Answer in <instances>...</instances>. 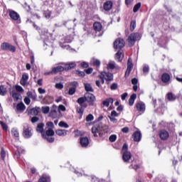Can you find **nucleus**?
I'll return each mask as SVG.
<instances>
[{
	"mask_svg": "<svg viewBox=\"0 0 182 182\" xmlns=\"http://www.w3.org/2000/svg\"><path fill=\"white\" fill-rule=\"evenodd\" d=\"M107 126H104L103 127L101 125H95L92 128V133L94 135V137H103L105 133H107Z\"/></svg>",
	"mask_w": 182,
	"mask_h": 182,
	"instance_id": "nucleus-1",
	"label": "nucleus"
},
{
	"mask_svg": "<svg viewBox=\"0 0 182 182\" xmlns=\"http://www.w3.org/2000/svg\"><path fill=\"white\" fill-rule=\"evenodd\" d=\"M100 79H101V83L105 84V80L110 82L113 80V74L110 73L102 72L99 75Z\"/></svg>",
	"mask_w": 182,
	"mask_h": 182,
	"instance_id": "nucleus-2",
	"label": "nucleus"
},
{
	"mask_svg": "<svg viewBox=\"0 0 182 182\" xmlns=\"http://www.w3.org/2000/svg\"><path fill=\"white\" fill-rule=\"evenodd\" d=\"M136 41H140V34L139 33H132L127 38L129 46H134Z\"/></svg>",
	"mask_w": 182,
	"mask_h": 182,
	"instance_id": "nucleus-3",
	"label": "nucleus"
},
{
	"mask_svg": "<svg viewBox=\"0 0 182 182\" xmlns=\"http://www.w3.org/2000/svg\"><path fill=\"white\" fill-rule=\"evenodd\" d=\"M9 16L11 21H14L16 23H21L22 21L21 20V16L18 12L14 10H9Z\"/></svg>",
	"mask_w": 182,
	"mask_h": 182,
	"instance_id": "nucleus-4",
	"label": "nucleus"
},
{
	"mask_svg": "<svg viewBox=\"0 0 182 182\" xmlns=\"http://www.w3.org/2000/svg\"><path fill=\"white\" fill-rule=\"evenodd\" d=\"M0 49H1V50H9L10 52L13 53L16 52V48L12 46L11 43L6 42L1 44Z\"/></svg>",
	"mask_w": 182,
	"mask_h": 182,
	"instance_id": "nucleus-5",
	"label": "nucleus"
},
{
	"mask_svg": "<svg viewBox=\"0 0 182 182\" xmlns=\"http://www.w3.org/2000/svg\"><path fill=\"white\" fill-rule=\"evenodd\" d=\"M32 128L28 124H24L23 131V137L25 139H30V137H32Z\"/></svg>",
	"mask_w": 182,
	"mask_h": 182,
	"instance_id": "nucleus-6",
	"label": "nucleus"
},
{
	"mask_svg": "<svg viewBox=\"0 0 182 182\" xmlns=\"http://www.w3.org/2000/svg\"><path fill=\"white\" fill-rule=\"evenodd\" d=\"M124 40L117 38L114 42V49H122V48H124Z\"/></svg>",
	"mask_w": 182,
	"mask_h": 182,
	"instance_id": "nucleus-7",
	"label": "nucleus"
},
{
	"mask_svg": "<svg viewBox=\"0 0 182 182\" xmlns=\"http://www.w3.org/2000/svg\"><path fill=\"white\" fill-rule=\"evenodd\" d=\"M132 69H133V61L132 60V58H129L127 63V68L125 72V77H129V75H130Z\"/></svg>",
	"mask_w": 182,
	"mask_h": 182,
	"instance_id": "nucleus-8",
	"label": "nucleus"
},
{
	"mask_svg": "<svg viewBox=\"0 0 182 182\" xmlns=\"http://www.w3.org/2000/svg\"><path fill=\"white\" fill-rule=\"evenodd\" d=\"M159 137L161 140H167L170 137V134L166 130L162 129L159 132Z\"/></svg>",
	"mask_w": 182,
	"mask_h": 182,
	"instance_id": "nucleus-9",
	"label": "nucleus"
},
{
	"mask_svg": "<svg viewBox=\"0 0 182 182\" xmlns=\"http://www.w3.org/2000/svg\"><path fill=\"white\" fill-rule=\"evenodd\" d=\"M136 110L141 112V113H144L146 112V105L143 102H138L136 104Z\"/></svg>",
	"mask_w": 182,
	"mask_h": 182,
	"instance_id": "nucleus-10",
	"label": "nucleus"
},
{
	"mask_svg": "<svg viewBox=\"0 0 182 182\" xmlns=\"http://www.w3.org/2000/svg\"><path fill=\"white\" fill-rule=\"evenodd\" d=\"M122 159L125 163H127V161L132 159V153L128 151H124L123 152Z\"/></svg>",
	"mask_w": 182,
	"mask_h": 182,
	"instance_id": "nucleus-11",
	"label": "nucleus"
},
{
	"mask_svg": "<svg viewBox=\"0 0 182 182\" xmlns=\"http://www.w3.org/2000/svg\"><path fill=\"white\" fill-rule=\"evenodd\" d=\"M85 102H87L88 103H92V102H95L96 100V97L93 94H86L85 95Z\"/></svg>",
	"mask_w": 182,
	"mask_h": 182,
	"instance_id": "nucleus-12",
	"label": "nucleus"
},
{
	"mask_svg": "<svg viewBox=\"0 0 182 182\" xmlns=\"http://www.w3.org/2000/svg\"><path fill=\"white\" fill-rule=\"evenodd\" d=\"M28 79H29V75H28V74L26 73L23 74L21 80L20 81L21 85H22V86H26V85L28 83Z\"/></svg>",
	"mask_w": 182,
	"mask_h": 182,
	"instance_id": "nucleus-13",
	"label": "nucleus"
},
{
	"mask_svg": "<svg viewBox=\"0 0 182 182\" xmlns=\"http://www.w3.org/2000/svg\"><path fill=\"white\" fill-rule=\"evenodd\" d=\"M80 143L82 147H87L89 146V139L87 137H81Z\"/></svg>",
	"mask_w": 182,
	"mask_h": 182,
	"instance_id": "nucleus-14",
	"label": "nucleus"
},
{
	"mask_svg": "<svg viewBox=\"0 0 182 182\" xmlns=\"http://www.w3.org/2000/svg\"><path fill=\"white\" fill-rule=\"evenodd\" d=\"M123 58H124V54H123L122 50H119L115 54V60H117L118 62H122Z\"/></svg>",
	"mask_w": 182,
	"mask_h": 182,
	"instance_id": "nucleus-15",
	"label": "nucleus"
},
{
	"mask_svg": "<svg viewBox=\"0 0 182 182\" xmlns=\"http://www.w3.org/2000/svg\"><path fill=\"white\" fill-rule=\"evenodd\" d=\"M26 107L23 102L18 103L16 106V113H22L24 112Z\"/></svg>",
	"mask_w": 182,
	"mask_h": 182,
	"instance_id": "nucleus-16",
	"label": "nucleus"
},
{
	"mask_svg": "<svg viewBox=\"0 0 182 182\" xmlns=\"http://www.w3.org/2000/svg\"><path fill=\"white\" fill-rule=\"evenodd\" d=\"M113 8V2L112 1H107L104 4L105 11H110Z\"/></svg>",
	"mask_w": 182,
	"mask_h": 182,
	"instance_id": "nucleus-17",
	"label": "nucleus"
},
{
	"mask_svg": "<svg viewBox=\"0 0 182 182\" xmlns=\"http://www.w3.org/2000/svg\"><path fill=\"white\" fill-rule=\"evenodd\" d=\"M94 31L95 32H100L102 29L103 28V26H102V23L100 22H95L93 24Z\"/></svg>",
	"mask_w": 182,
	"mask_h": 182,
	"instance_id": "nucleus-18",
	"label": "nucleus"
},
{
	"mask_svg": "<svg viewBox=\"0 0 182 182\" xmlns=\"http://www.w3.org/2000/svg\"><path fill=\"white\" fill-rule=\"evenodd\" d=\"M55 134L57 136H60V137H65L66 134H68V130L66 129H57L55 131Z\"/></svg>",
	"mask_w": 182,
	"mask_h": 182,
	"instance_id": "nucleus-19",
	"label": "nucleus"
},
{
	"mask_svg": "<svg viewBox=\"0 0 182 182\" xmlns=\"http://www.w3.org/2000/svg\"><path fill=\"white\" fill-rule=\"evenodd\" d=\"M63 70H65V67L60 65V66L53 68L52 69V73H54L55 75H56V73H59V72H63Z\"/></svg>",
	"mask_w": 182,
	"mask_h": 182,
	"instance_id": "nucleus-20",
	"label": "nucleus"
},
{
	"mask_svg": "<svg viewBox=\"0 0 182 182\" xmlns=\"http://www.w3.org/2000/svg\"><path fill=\"white\" fill-rule=\"evenodd\" d=\"M44 127H45V124L43 123H40L37 125V127H36V132H38V133H41L42 136L45 134V132H43Z\"/></svg>",
	"mask_w": 182,
	"mask_h": 182,
	"instance_id": "nucleus-21",
	"label": "nucleus"
},
{
	"mask_svg": "<svg viewBox=\"0 0 182 182\" xmlns=\"http://www.w3.org/2000/svg\"><path fill=\"white\" fill-rule=\"evenodd\" d=\"M113 102H114V100H113V98L110 97L104 100L102 102V105L103 106H105V107H109L110 103L111 105H113Z\"/></svg>",
	"mask_w": 182,
	"mask_h": 182,
	"instance_id": "nucleus-22",
	"label": "nucleus"
},
{
	"mask_svg": "<svg viewBox=\"0 0 182 182\" xmlns=\"http://www.w3.org/2000/svg\"><path fill=\"white\" fill-rule=\"evenodd\" d=\"M134 141H140L141 140V133L140 132H136L133 134Z\"/></svg>",
	"mask_w": 182,
	"mask_h": 182,
	"instance_id": "nucleus-23",
	"label": "nucleus"
},
{
	"mask_svg": "<svg viewBox=\"0 0 182 182\" xmlns=\"http://www.w3.org/2000/svg\"><path fill=\"white\" fill-rule=\"evenodd\" d=\"M136 97H137V95L136 94H132L130 96V98L129 100V106H133V105H134V101L136 100Z\"/></svg>",
	"mask_w": 182,
	"mask_h": 182,
	"instance_id": "nucleus-24",
	"label": "nucleus"
},
{
	"mask_svg": "<svg viewBox=\"0 0 182 182\" xmlns=\"http://www.w3.org/2000/svg\"><path fill=\"white\" fill-rule=\"evenodd\" d=\"M46 136H55V131H53V129H52V128H48L46 129V132H44Z\"/></svg>",
	"mask_w": 182,
	"mask_h": 182,
	"instance_id": "nucleus-25",
	"label": "nucleus"
},
{
	"mask_svg": "<svg viewBox=\"0 0 182 182\" xmlns=\"http://www.w3.org/2000/svg\"><path fill=\"white\" fill-rule=\"evenodd\" d=\"M161 80L164 83H167L170 80V75L167 73H164L161 76Z\"/></svg>",
	"mask_w": 182,
	"mask_h": 182,
	"instance_id": "nucleus-26",
	"label": "nucleus"
},
{
	"mask_svg": "<svg viewBox=\"0 0 182 182\" xmlns=\"http://www.w3.org/2000/svg\"><path fill=\"white\" fill-rule=\"evenodd\" d=\"M57 109H58V107H56V105L53 106V108H52L51 112L50 113V114L52 117H56V116H58V114H57V112H56Z\"/></svg>",
	"mask_w": 182,
	"mask_h": 182,
	"instance_id": "nucleus-27",
	"label": "nucleus"
},
{
	"mask_svg": "<svg viewBox=\"0 0 182 182\" xmlns=\"http://www.w3.org/2000/svg\"><path fill=\"white\" fill-rule=\"evenodd\" d=\"M50 177L46 175H43L40 179L38 180V182H50Z\"/></svg>",
	"mask_w": 182,
	"mask_h": 182,
	"instance_id": "nucleus-28",
	"label": "nucleus"
},
{
	"mask_svg": "<svg viewBox=\"0 0 182 182\" xmlns=\"http://www.w3.org/2000/svg\"><path fill=\"white\" fill-rule=\"evenodd\" d=\"M10 94L11 95V96L14 100H19V96H21V95H19V93H18L15 91H10Z\"/></svg>",
	"mask_w": 182,
	"mask_h": 182,
	"instance_id": "nucleus-29",
	"label": "nucleus"
},
{
	"mask_svg": "<svg viewBox=\"0 0 182 182\" xmlns=\"http://www.w3.org/2000/svg\"><path fill=\"white\" fill-rule=\"evenodd\" d=\"M85 102H86V98L85 97H81L77 99V102L80 106H85L86 104H85Z\"/></svg>",
	"mask_w": 182,
	"mask_h": 182,
	"instance_id": "nucleus-30",
	"label": "nucleus"
},
{
	"mask_svg": "<svg viewBox=\"0 0 182 182\" xmlns=\"http://www.w3.org/2000/svg\"><path fill=\"white\" fill-rule=\"evenodd\" d=\"M11 134L16 139H19V131H18V129L13 128L11 129Z\"/></svg>",
	"mask_w": 182,
	"mask_h": 182,
	"instance_id": "nucleus-31",
	"label": "nucleus"
},
{
	"mask_svg": "<svg viewBox=\"0 0 182 182\" xmlns=\"http://www.w3.org/2000/svg\"><path fill=\"white\" fill-rule=\"evenodd\" d=\"M40 110H41L40 107H35V108L31 109V114H33V116H38Z\"/></svg>",
	"mask_w": 182,
	"mask_h": 182,
	"instance_id": "nucleus-32",
	"label": "nucleus"
},
{
	"mask_svg": "<svg viewBox=\"0 0 182 182\" xmlns=\"http://www.w3.org/2000/svg\"><path fill=\"white\" fill-rule=\"evenodd\" d=\"M43 139H46L48 143H53L55 141V138L50 137V136H46V134H43Z\"/></svg>",
	"mask_w": 182,
	"mask_h": 182,
	"instance_id": "nucleus-33",
	"label": "nucleus"
},
{
	"mask_svg": "<svg viewBox=\"0 0 182 182\" xmlns=\"http://www.w3.org/2000/svg\"><path fill=\"white\" fill-rule=\"evenodd\" d=\"M76 66L75 63H70L69 64H65V66L64 67L65 70H69L70 69H73V68H75Z\"/></svg>",
	"mask_w": 182,
	"mask_h": 182,
	"instance_id": "nucleus-34",
	"label": "nucleus"
},
{
	"mask_svg": "<svg viewBox=\"0 0 182 182\" xmlns=\"http://www.w3.org/2000/svg\"><path fill=\"white\" fill-rule=\"evenodd\" d=\"M6 95V87L4 85L0 86V95L5 96Z\"/></svg>",
	"mask_w": 182,
	"mask_h": 182,
	"instance_id": "nucleus-35",
	"label": "nucleus"
},
{
	"mask_svg": "<svg viewBox=\"0 0 182 182\" xmlns=\"http://www.w3.org/2000/svg\"><path fill=\"white\" fill-rule=\"evenodd\" d=\"M166 96H167L168 100H169L170 102H173L176 100V97L171 92H168Z\"/></svg>",
	"mask_w": 182,
	"mask_h": 182,
	"instance_id": "nucleus-36",
	"label": "nucleus"
},
{
	"mask_svg": "<svg viewBox=\"0 0 182 182\" xmlns=\"http://www.w3.org/2000/svg\"><path fill=\"white\" fill-rule=\"evenodd\" d=\"M58 126L60 127H64V129H68L69 128V125L68 124V123H66L63 121L60 122L59 124H58Z\"/></svg>",
	"mask_w": 182,
	"mask_h": 182,
	"instance_id": "nucleus-37",
	"label": "nucleus"
},
{
	"mask_svg": "<svg viewBox=\"0 0 182 182\" xmlns=\"http://www.w3.org/2000/svg\"><path fill=\"white\" fill-rule=\"evenodd\" d=\"M43 15L46 19H49V18H50V15H52V12L49 10H46L43 12Z\"/></svg>",
	"mask_w": 182,
	"mask_h": 182,
	"instance_id": "nucleus-38",
	"label": "nucleus"
},
{
	"mask_svg": "<svg viewBox=\"0 0 182 182\" xmlns=\"http://www.w3.org/2000/svg\"><path fill=\"white\" fill-rule=\"evenodd\" d=\"M116 68V64H114V62H110L107 65V69H110L111 70H113Z\"/></svg>",
	"mask_w": 182,
	"mask_h": 182,
	"instance_id": "nucleus-39",
	"label": "nucleus"
},
{
	"mask_svg": "<svg viewBox=\"0 0 182 182\" xmlns=\"http://www.w3.org/2000/svg\"><path fill=\"white\" fill-rule=\"evenodd\" d=\"M86 107H87V105L80 106V107H78L77 109V113H80V114H82L85 110L84 109H86Z\"/></svg>",
	"mask_w": 182,
	"mask_h": 182,
	"instance_id": "nucleus-40",
	"label": "nucleus"
},
{
	"mask_svg": "<svg viewBox=\"0 0 182 182\" xmlns=\"http://www.w3.org/2000/svg\"><path fill=\"white\" fill-rule=\"evenodd\" d=\"M0 124H1L3 130H4V132H8V125L6 123H4L2 121H0Z\"/></svg>",
	"mask_w": 182,
	"mask_h": 182,
	"instance_id": "nucleus-41",
	"label": "nucleus"
},
{
	"mask_svg": "<svg viewBox=\"0 0 182 182\" xmlns=\"http://www.w3.org/2000/svg\"><path fill=\"white\" fill-rule=\"evenodd\" d=\"M141 6V3L136 4L133 9V12L136 13L139 9H140V7Z\"/></svg>",
	"mask_w": 182,
	"mask_h": 182,
	"instance_id": "nucleus-42",
	"label": "nucleus"
},
{
	"mask_svg": "<svg viewBox=\"0 0 182 182\" xmlns=\"http://www.w3.org/2000/svg\"><path fill=\"white\" fill-rule=\"evenodd\" d=\"M85 88L87 92H93V89L92 88V85H90V84H85Z\"/></svg>",
	"mask_w": 182,
	"mask_h": 182,
	"instance_id": "nucleus-43",
	"label": "nucleus"
},
{
	"mask_svg": "<svg viewBox=\"0 0 182 182\" xmlns=\"http://www.w3.org/2000/svg\"><path fill=\"white\" fill-rule=\"evenodd\" d=\"M117 139V136L116 134H112L109 136V141L113 143V142L116 141Z\"/></svg>",
	"mask_w": 182,
	"mask_h": 182,
	"instance_id": "nucleus-44",
	"label": "nucleus"
},
{
	"mask_svg": "<svg viewBox=\"0 0 182 182\" xmlns=\"http://www.w3.org/2000/svg\"><path fill=\"white\" fill-rule=\"evenodd\" d=\"M134 29H136V21H132L130 24V31L133 32Z\"/></svg>",
	"mask_w": 182,
	"mask_h": 182,
	"instance_id": "nucleus-45",
	"label": "nucleus"
},
{
	"mask_svg": "<svg viewBox=\"0 0 182 182\" xmlns=\"http://www.w3.org/2000/svg\"><path fill=\"white\" fill-rule=\"evenodd\" d=\"M75 93H76V88L70 87L68 91V95L73 96V95H75Z\"/></svg>",
	"mask_w": 182,
	"mask_h": 182,
	"instance_id": "nucleus-46",
	"label": "nucleus"
},
{
	"mask_svg": "<svg viewBox=\"0 0 182 182\" xmlns=\"http://www.w3.org/2000/svg\"><path fill=\"white\" fill-rule=\"evenodd\" d=\"M49 110L50 108L48 106L42 107V112L44 113V114H48V113H49Z\"/></svg>",
	"mask_w": 182,
	"mask_h": 182,
	"instance_id": "nucleus-47",
	"label": "nucleus"
},
{
	"mask_svg": "<svg viewBox=\"0 0 182 182\" xmlns=\"http://www.w3.org/2000/svg\"><path fill=\"white\" fill-rule=\"evenodd\" d=\"M6 156V152L5 151V149H4V148H1V157L2 160H5Z\"/></svg>",
	"mask_w": 182,
	"mask_h": 182,
	"instance_id": "nucleus-48",
	"label": "nucleus"
},
{
	"mask_svg": "<svg viewBox=\"0 0 182 182\" xmlns=\"http://www.w3.org/2000/svg\"><path fill=\"white\" fill-rule=\"evenodd\" d=\"M46 129H53V127H55V125L53 124V122H48L46 123Z\"/></svg>",
	"mask_w": 182,
	"mask_h": 182,
	"instance_id": "nucleus-49",
	"label": "nucleus"
},
{
	"mask_svg": "<svg viewBox=\"0 0 182 182\" xmlns=\"http://www.w3.org/2000/svg\"><path fill=\"white\" fill-rule=\"evenodd\" d=\"M55 89H59L62 90L63 89V84L62 82L56 83L55 85Z\"/></svg>",
	"mask_w": 182,
	"mask_h": 182,
	"instance_id": "nucleus-50",
	"label": "nucleus"
},
{
	"mask_svg": "<svg viewBox=\"0 0 182 182\" xmlns=\"http://www.w3.org/2000/svg\"><path fill=\"white\" fill-rule=\"evenodd\" d=\"M130 168H134V170H139V168H140V165H136L134 162H132Z\"/></svg>",
	"mask_w": 182,
	"mask_h": 182,
	"instance_id": "nucleus-51",
	"label": "nucleus"
},
{
	"mask_svg": "<svg viewBox=\"0 0 182 182\" xmlns=\"http://www.w3.org/2000/svg\"><path fill=\"white\" fill-rule=\"evenodd\" d=\"M92 63H93L94 66H97V67L100 66V60H99L97 59H94L92 60Z\"/></svg>",
	"mask_w": 182,
	"mask_h": 182,
	"instance_id": "nucleus-52",
	"label": "nucleus"
},
{
	"mask_svg": "<svg viewBox=\"0 0 182 182\" xmlns=\"http://www.w3.org/2000/svg\"><path fill=\"white\" fill-rule=\"evenodd\" d=\"M93 119H94L93 115L90 114L86 117V122H92V120H93Z\"/></svg>",
	"mask_w": 182,
	"mask_h": 182,
	"instance_id": "nucleus-53",
	"label": "nucleus"
},
{
	"mask_svg": "<svg viewBox=\"0 0 182 182\" xmlns=\"http://www.w3.org/2000/svg\"><path fill=\"white\" fill-rule=\"evenodd\" d=\"M16 90L19 92H23V88L20 85H16Z\"/></svg>",
	"mask_w": 182,
	"mask_h": 182,
	"instance_id": "nucleus-54",
	"label": "nucleus"
},
{
	"mask_svg": "<svg viewBox=\"0 0 182 182\" xmlns=\"http://www.w3.org/2000/svg\"><path fill=\"white\" fill-rule=\"evenodd\" d=\"M76 74L78 75V76H81V77H84L85 75L83 71H76Z\"/></svg>",
	"mask_w": 182,
	"mask_h": 182,
	"instance_id": "nucleus-55",
	"label": "nucleus"
},
{
	"mask_svg": "<svg viewBox=\"0 0 182 182\" xmlns=\"http://www.w3.org/2000/svg\"><path fill=\"white\" fill-rule=\"evenodd\" d=\"M37 122H39V118L38 117H33L31 118V122L36 123Z\"/></svg>",
	"mask_w": 182,
	"mask_h": 182,
	"instance_id": "nucleus-56",
	"label": "nucleus"
},
{
	"mask_svg": "<svg viewBox=\"0 0 182 182\" xmlns=\"http://www.w3.org/2000/svg\"><path fill=\"white\" fill-rule=\"evenodd\" d=\"M149 65H145L143 68L144 73H149Z\"/></svg>",
	"mask_w": 182,
	"mask_h": 182,
	"instance_id": "nucleus-57",
	"label": "nucleus"
},
{
	"mask_svg": "<svg viewBox=\"0 0 182 182\" xmlns=\"http://www.w3.org/2000/svg\"><path fill=\"white\" fill-rule=\"evenodd\" d=\"M24 103H26V105H30L31 104V99H29V97H26L24 98Z\"/></svg>",
	"mask_w": 182,
	"mask_h": 182,
	"instance_id": "nucleus-58",
	"label": "nucleus"
},
{
	"mask_svg": "<svg viewBox=\"0 0 182 182\" xmlns=\"http://www.w3.org/2000/svg\"><path fill=\"white\" fill-rule=\"evenodd\" d=\"M58 110H61V112H65L66 111V107H65V106L63 105H59Z\"/></svg>",
	"mask_w": 182,
	"mask_h": 182,
	"instance_id": "nucleus-59",
	"label": "nucleus"
},
{
	"mask_svg": "<svg viewBox=\"0 0 182 182\" xmlns=\"http://www.w3.org/2000/svg\"><path fill=\"white\" fill-rule=\"evenodd\" d=\"M111 116L112 117H117V116H119V114H117V112L115 110H113L111 112Z\"/></svg>",
	"mask_w": 182,
	"mask_h": 182,
	"instance_id": "nucleus-60",
	"label": "nucleus"
},
{
	"mask_svg": "<svg viewBox=\"0 0 182 182\" xmlns=\"http://www.w3.org/2000/svg\"><path fill=\"white\" fill-rule=\"evenodd\" d=\"M110 89H111V90H116V89H117V83H113L111 85Z\"/></svg>",
	"mask_w": 182,
	"mask_h": 182,
	"instance_id": "nucleus-61",
	"label": "nucleus"
},
{
	"mask_svg": "<svg viewBox=\"0 0 182 182\" xmlns=\"http://www.w3.org/2000/svg\"><path fill=\"white\" fill-rule=\"evenodd\" d=\"M38 92L40 93V95H44V93H46V90L43 88H38Z\"/></svg>",
	"mask_w": 182,
	"mask_h": 182,
	"instance_id": "nucleus-62",
	"label": "nucleus"
},
{
	"mask_svg": "<svg viewBox=\"0 0 182 182\" xmlns=\"http://www.w3.org/2000/svg\"><path fill=\"white\" fill-rule=\"evenodd\" d=\"M126 97H127V92H124V94H122L121 95V99L122 100H126Z\"/></svg>",
	"mask_w": 182,
	"mask_h": 182,
	"instance_id": "nucleus-63",
	"label": "nucleus"
},
{
	"mask_svg": "<svg viewBox=\"0 0 182 182\" xmlns=\"http://www.w3.org/2000/svg\"><path fill=\"white\" fill-rule=\"evenodd\" d=\"M109 120H111V122H112V123H117V119L113 117H109Z\"/></svg>",
	"mask_w": 182,
	"mask_h": 182,
	"instance_id": "nucleus-64",
	"label": "nucleus"
}]
</instances>
